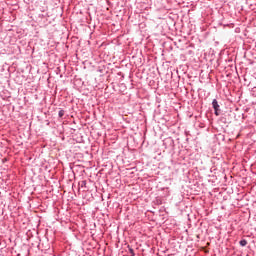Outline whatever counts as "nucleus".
Instances as JSON below:
<instances>
[{
	"label": "nucleus",
	"mask_w": 256,
	"mask_h": 256,
	"mask_svg": "<svg viewBox=\"0 0 256 256\" xmlns=\"http://www.w3.org/2000/svg\"><path fill=\"white\" fill-rule=\"evenodd\" d=\"M129 253L130 255L135 256V251L131 247H129Z\"/></svg>",
	"instance_id": "7ed1b4c3"
},
{
	"label": "nucleus",
	"mask_w": 256,
	"mask_h": 256,
	"mask_svg": "<svg viewBox=\"0 0 256 256\" xmlns=\"http://www.w3.org/2000/svg\"><path fill=\"white\" fill-rule=\"evenodd\" d=\"M58 115H59V117H63V115H65V111L64 110H60Z\"/></svg>",
	"instance_id": "20e7f679"
},
{
	"label": "nucleus",
	"mask_w": 256,
	"mask_h": 256,
	"mask_svg": "<svg viewBox=\"0 0 256 256\" xmlns=\"http://www.w3.org/2000/svg\"><path fill=\"white\" fill-rule=\"evenodd\" d=\"M213 109L215 110V115L219 116V102H217V99H214L212 101Z\"/></svg>",
	"instance_id": "f257e3e1"
},
{
	"label": "nucleus",
	"mask_w": 256,
	"mask_h": 256,
	"mask_svg": "<svg viewBox=\"0 0 256 256\" xmlns=\"http://www.w3.org/2000/svg\"><path fill=\"white\" fill-rule=\"evenodd\" d=\"M240 245L241 247H245L247 245V240H241Z\"/></svg>",
	"instance_id": "f03ea898"
}]
</instances>
